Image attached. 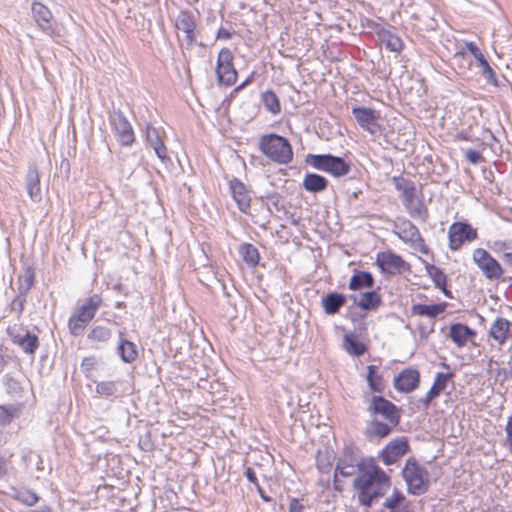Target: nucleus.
Returning <instances> with one entry per match:
<instances>
[{
  "instance_id": "obj_1",
  "label": "nucleus",
  "mask_w": 512,
  "mask_h": 512,
  "mask_svg": "<svg viewBox=\"0 0 512 512\" xmlns=\"http://www.w3.org/2000/svg\"><path fill=\"white\" fill-rule=\"evenodd\" d=\"M390 486V477L372 459H369L368 465L362 468L353 481L359 503L367 508L383 497Z\"/></svg>"
},
{
  "instance_id": "obj_2",
  "label": "nucleus",
  "mask_w": 512,
  "mask_h": 512,
  "mask_svg": "<svg viewBox=\"0 0 512 512\" xmlns=\"http://www.w3.org/2000/svg\"><path fill=\"white\" fill-rule=\"evenodd\" d=\"M363 398L367 403V411L372 416L367 429L368 434L376 438L388 436L392 428L399 424L398 407L383 396H371L369 393H364Z\"/></svg>"
},
{
  "instance_id": "obj_3",
  "label": "nucleus",
  "mask_w": 512,
  "mask_h": 512,
  "mask_svg": "<svg viewBox=\"0 0 512 512\" xmlns=\"http://www.w3.org/2000/svg\"><path fill=\"white\" fill-rule=\"evenodd\" d=\"M392 181L410 217L426 222L429 218L428 209L423 201L422 195L418 196L414 182L403 176H394Z\"/></svg>"
},
{
  "instance_id": "obj_4",
  "label": "nucleus",
  "mask_w": 512,
  "mask_h": 512,
  "mask_svg": "<svg viewBox=\"0 0 512 512\" xmlns=\"http://www.w3.org/2000/svg\"><path fill=\"white\" fill-rule=\"evenodd\" d=\"M260 151L272 162L286 165L293 159L292 146L288 139L278 134L262 135L258 143Z\"/></svg>"
},
{
  "instance_id": "obj_5",
  "label": "nucleus",
  "mask_w": 512,
  "mask_h": 512,
  "mask_svg": "<svg viewBox=\"0 0 512 512\" xmlns=\"http://www.w3.org/2000/svg\"><path fill=\"white\" fill-rule=\"evenodd\" d=\"M402 476L407 484V490L413 495L424 494L429 487V473L414 458L406 460Z\"/></svg>"
},
{
  "instance_id": "obj_6",
  "label": "nucleus",
  "mask_w": 512,
  "mask_h": 512,
  "mask_svg": "<svg viewBox=\"0 0 512 512\" xmlns=\"http://www.w3.org/2000/svg\"><path fill=\"white\" fill-rule=\"evenodd\" d=\"M306 161L315 169L327 172L334 177H342L350 172V164L343 158L331 154H310Z\"/></svg>"
},
{
  "instance_id": "obj_7",
  "label": "nucleus",
  "mask_w": 512,
  "mask_h": 512,
  "mask_svg": "<svg viewBox=\"0 0 512 512\" xmlns=\"http://www.w3.org/2000/svg\"><path fill=\"white\" fill-rule=\"evenodd\" d=\"M109 122L118 143L121 146L130 147L135 140L134 131L123 112L114 110L109 113Z\"/></svg>"
},
{
  "instance_id": "obj_8",
  "label": "nucleus",
  "mask_w": 512,
  "mask_h": 512,
  "mask_svg": "<svg viewBox=\"0 0 512 512\" xmlns=\"http://www.w3.org/2000/svg\"><path fill=\"white\" fill-rule=\"evenodd\" d=\"M233 54L229 48L220 50L217 59L216 74L219 84L232 86L237 80V71L233 66Z\"/></svg>"
},
{
  "instance_id": "obj_9",
  "label": "nucleus",
  "mask_w": 512,
  "mask_h": 512,
  "mask_svg": "<svg viewBox=\"0 0 512 512\" xmlns=\"http://www.w3.org/2000/svg\"><path fill=\"white\" fill-rule=\"evenodd\" d=\"M369 460H364L356 456L351 450H345L343 455L338 459L334 482L337 481V475L340 474L343 477L359 475L364 466L368 465Z\"/></svg>"
},
{
  "instance_id": "obj_10",
  "label": "nucleus",
  "mask_w": 512,
  "mask_h": 512,
  "mask_svg": "<svg viewBox=\"0 0 512 512\" xmlns=\"http://www.w3.org/2000/svg\"><path fill=\"white\" fill-rule=\"evenodd\" d=\"M376 264L385 274L396 275L410 271V264L400 255L393 252H380L376 257Z\"/></svg>"
},
{
  "instance_id": "obj_11",
  "label": "nucleus",
  "mask_w": 512,
  "mask_h": 512,
  "mask_svg": "<svg viewBox=\"0 0 512 512\" xmlns=\"http://www.w3.org/2000/svg\"><path fill=\"white\" fill-rule=\"evenodd\" d=\"M473 260L487 279L496 280L502 276L503 269L501 265L485 249H475L473 252Z\"/></svg>"
},
{
  "instance_id": "obj_12",
  "label": "nucleus",
  "mask_w": 512,
  "mask_h": 512,
  "mask_svg": "<svg viewBox=\"0 0 512 512\" xmlns=\"http://www.w3.org/2000/svg\"><path fill=\"white\" fill-rule=\"evenodd\" d=\"M449 248L458 250L466 241L471 242L477 238L476 229L464 222H454L448 230Z\"/></svg>"
},
{
  "instance_id": "obj_13",
  "label": "nucleus",
  "mask_w": 512,
  "mask_h": 512,
  "mask_svg": "<svg viewBox=\"0 0 512 512\" xmlns=\"http://www.w3.org/2000/svg\"><path fill=\"white\" fill-rule=\"evenodd\" d=\"M32 17L37 27L47 36L55 37L58 35L56 26L53 22V15L50 9L40 2H33L31 5Z\"/></svg>"
},
{
  "instance_id": "obj_14",
  "label": "nucleus",
  "mask_w": 512,
  "mask_h": 512,
  "mask_svg": "<svg viewBox=\"0 0 512 512\" xmlns=\"http://www.w3.org/2000/svg\"><path fill=\"white\" fill-rule=\"evenodd\" d=\"M352 114L358 125L370 134H376L380 130L378 124L380 114L376 110L367 107H354Z\"/></svg>"
},
{
  "instance_id": "obj_15",
  "label": "nucleus",
  "mask_w": 512,
  "mask_h": 512,
  "mask_svg": "<svg viewBox=\"0 0 512 512\" xmlns=\"http://www.w3.org/2000/svg\"><path fill=\"white\" fill-rule=\"evenodd\" d=\"M420 383V373L414 368H405L394 377V388L402 393H410L416 390Z\"/></svg>"
},
{
  "instance_id": "obj_16",
  "label": "nucleus",
  "mask_w": 512,
  "mask_h": 512,
  "mask_svg": "<svg viewBox=\"0 0 512 512\" xmlns=\"http://www.w3.org/2000/svg\"><path fill=\"white\" fill-rule=\"evenodd\" d=\"M24 184L30 200L34 203H39L42 200V191L39 169L35 164L29 165L24 178Z\"/></svg>"
},
{
  "instance_id": "obj_17",
  "label": "nucleus",
  "mask_w": 512,
  "mask_h": 512,
  "mask_svg": "<svg viewBox=\"0 0 512 512\" xmlns=\"http://www.w3.org/2000/svg\"><path fill=\"white\" fill-rule=\"evenodd\" d=\"M230 192L239 210L249 214L251 208V194L247 187L238 179L229 182Z\"/></svg>"
},
{
  "instance_id": "obj_18",
  "label": "nucleus",
  "mask_w": 512,
  "mask_h": 512,
  "mask_svg": "<svg viewBox=\"0 0 512 512\" xmlns=\"http://www.w3.org/2000/svg\"><path fill=\"white\" fill-rule=\"evenodd\" d=\"M466 48L469 51V53H471V55L477 60L478 68L480 69L481 75L484 78H486L490 84L497 86L498 82L496 74L492 67L490 66V64L488 63V61L486 60V58L484 57L483 53L478 48V46L474 42H467Z\"/></svg>"
},
{
  "instance_id": "obj_19",
  "label": "nucleus",
  "mask_w": 512,
  "mask_h": 512,
  "mask_svg": "<svg viewBox=\"0 0 512 512\" xmlns=\"http://www.w3.org/2000/svg\"><path fill=\"white\" fill-rule=\"evenodd\" d=\"M163 131L155 128L151 124H147L146 126V141L154 150L155 154L161 161H165L169 159L168 150L163 142L162 135Z\"/></svg>"
},
{
  "instance_id": "obj_20",
  "label": "nucleus",
  "mask_w": 512,
  "mask_h": 512,
  "mask_svg": "<svg viewBox=\"0 0 512 512\" xmlns=\"http://www.w3.org/2000/svg\"><path fill=\"white\" fill-rule=\"evenodd\" d=\"M393 233L405 243H415L421 240L418 228L408 219H398L393 225Z\"/></svg>"
},
{
  "instance_id": "obj_21",
  "label": "nucleus",
  "mask_w": 512,
  "mask_h": 512,
  "mask_svg": "<svg viewBox=\"0 0 512 512\" xmlns=\"http://www.w3.org/2000/svg\"><path fill=\"white\" fill-rule=\"evenodd\" d=\"M8 334L14 344L18 345L25 353L34 354L39 346L38 337L31 334L29 331L25 333L14 332L13 329H8Z\"/></svg>"
},
{
  "instance_id": "obj_22",
  "label": "nucleus",
  "mask_w": 512,
  "mask_h": 512,
  "mask_svg": "<svg viewBox=\"0 0 512 512\" xmlns=\"http://www.w3.org/2000/svg\"><path fill=\"white\" fill-rule=\"evenodd\" d=\"M176 28L185 34V41L188 47L192 46L196 40L194 17L185 11H181L176 19Z\"/></svg>"
},
{
  "instance_id": "obj_23",
  "label": "nucleus",
  "mask_w": 512,
  "mask_h": 512,
  "mask_svg": "<svg viewBox=\"0 0 512 512\" xmlns=\"http://www.w3.org/2000/svg\"><path fill=\"white\" fill-rule=\"evenodd\" d=\"M489 335L497 344L503 345L512 336V323L506 318H496L491 324Z\"/></svg>"
},
{
  "instance_id": "obj_24",
  "label": "nucleus",
  "mask_w": 512,
  "mask_h": 512,
  "mask_svg": "<svg viewBox=\"0 0 512 512\" xmlns=\"http://www.w3.org/2000/svg\"><path fill=\"white\" fill-rule=\"evenodd\" d=\"M453 376L454 374L452 372H439L436 374L432 387L427 392L426 396L423 399H421L424 408H428L431 401L434 398L438 397L440 393L446 389L448 381L451 380Z\"/></svg>"
},
{
  "instance_id": "obj_25",
  "label": "nucleus",
  "mask_w": 512,
  "mask_h": 512,
  "mask_svg": "<svg viewBox=\"0 0 512 512\" xmlns=\"http://www.w3.org/2000/svg\"><path fill=\"white\" fill-rule=\"evenodd\" d=\"M102 304V298L98 294H93L87 298L75 311V315L81 318L84 322L90 323L94 318L97 310Z\"/></svg>"
},
{
  "instance_id": "obj_26",
  "label": "nucleus",
  "mask_w": 512,
  "mask_h": 512,
  "mask_svg": "<svg viewBox=\"0 0 512 512\" xmlns=\"http://www.w3.org/2000/svg\"><path fill=\"white\" fill-rule=\"evenodd\" d=\"M349 298L356 306L366 311L375 310L381 304V297L375 291L365 292L359 296L352 294Z\"/></svg>"
},
{
  "instance_id": "obj_27",
  "label": "nucleus",
  "mask_w": 512,
  "mask_h": 512,
  "mask_svg": "<svg viewBox=\"0 0 512 512\" xmlns=\"http://www.w3.org/2000/svg\"><path fill=\"white\" fill-rule=\"evenodd\" d=\"M474 335L475 332L467 325L456 323L450 326L449 337L458 347L465 346Z\"/></svg>"
},
{
  "instance_id": "obj_28",
  "label": "nucleus",
  "mask_w": 512,
  "mask_h": 512,
  "mask_svg": "<svg viewBox=\"0 0 512 512\" xmlns=\"http://www.w3.org/2000/svg\"><path fill=\"white\" fill-rule=\"evenodd\" d=\"M426 271L428 276L432 279L434 285L441 289L445 296L452 298L451 292L446 288L447 277L445 273L439 267L433 264H427Z\"/></svg>"
},
{
  "instance_id": "obj_29",
  "label": "nucleus",
  "mask_w": 512,
  "mask_h": 512,
  "mask_svg": "<svg viewBox=\"0 0 512 512\" xmlns=\"http://www.w3.org/2000/svg\"><path fill=\"white\" fill-rule=\"evenodd\" d=\"M447 308V303H437L432 305L425 304H415L412 306V314L419 316H426L430 318H435L438 315L442 314Z\"/></svg>"
},
{
  "instance_id": "obj_30",
  "label": "nucleus",
  "mask_w": 512,
  "mask_h": 512,
  "mask_svg": "<svg viewBox=\"0 0 512 512\" xmlns=\"http://www.w3.org/2000/svg\"><path fill=\"white\" fill-rule=\"evenodd\" d=\"M345 303L346 297L336 292L329 293L326 297L322 298V306L328 315L336 314Z\"/></svg>"
},
{
  "instance_id": "obj_31",
  "label": "nucleus",
  "mask_w": 512,
  "mask_h": 512,
  "mask_svg": "<svg viewBox=\"0 0 512 512\" xmlns=\"http://www.w3.org/2000/svg\"><path fill=\"white\" fill-rule=\"evenodd\" d=\"M22 408V403L0 404V426H7L14 419L18 418Z\"/></svg>"
},
{
  "instance_id": "obj_32",
  "label": "nucleus",
  "mask_w": 512,
  "mask_h": 512,
  "mask_svg": "<svg viewBox=\"0 0 512 512\" xmlns=\"http://www.w3.org/2000/svg\"><path fill=\"white\" fill-rule=\"evenodd\" d=\"M328 186V181L321 175L308 173L303 180V187L308 192L318 193L324 191Z\"/></svg>"
},
{
  "instance_id": "obj_33",
  "label": "nucleus",
  "mask_w": 512,
  "mask_h": 512,
  "mask_svg": "<svg viewBox=\"0 0 512 512\" xmlns=\"http://www.w3.org/2000/svg\"><path fill=\"white\" fill-rule=\"evenodd\" d=\"M120 335L122 334L120 333ZM117 351L121 360L125 363H132L138 356L136 345L131 341L123 339L122 336H120Z\"/></svg>"
},
{
  "instance_id": "obj_34",
  "label": "nucleus",
  "mask_w": 512,
  "mask_h": 512,
  "mask_svg": "<svg viewBox=\"0 0 512 512\" xmlns=\"http://www.w3.org/2000/svg\"><path fill=\"white\" fill-rule=\"evenodd\" d=\"M379 39L385 47L392 52H400L403 49L401 38L390 30L381 29L378 32Z\"/></svg>"
},
{
  "instance_id": "obj_35",
  "label": "nucleus",
  "mask_w": 512,
  "mask_h": 512,
  "mask_svg": "<svg viewBox=\"0 0 512 512\" xmlns=\"http://www.w3.org/2000/svg\"><path fill=\"white\" fill-rule=\"evenodd\" d=\"M374 285V278L370 272L358 271L350 279L349 289L360 290L363 288H372Z\"/></svg>"
},
{
  "instance_id": "obj_36",
  "label": "nucleus",
  "mask_w": 512,
  "mask_h": 512,
  "mask_svg": "<svg viewBox=\"0 0 512 512\" xmlns=\"http://www.w3.org/2000/svg\"><path fill=\"white\" fill-rule=\"evenodd\" d=\"M377 369L375 365H368L366 380L371 391L382 393L385 389V384L383 377L377 373Z\"/></svg>"
},
{
  "instance_id": "obj_37",
  "label": "nucleus",
  "mask_w": 512,
  "mask_h": 512,
  "mask_svg": "<svg viewBox=\"0 0 512 512\" xmlns=\"http://www.w3.org/2000/svg\"><path fill=\"white\" fill-rule=\"evenodd\" d=\"M239 254L243 261L249 266H256L259 262V253L257 248L250 243H243L239 246Z\"/></svg>"
},
{
  "instance_id": "obj_38",
  "label": "nucleus",
  "mask_w": 512,
  "mask_h": 512,
  "mask_svg": "<svg viewBox=\"0 0 512 512\" xmlns=\"http://www.w3.org/2000/svg\"><path fill=\"white\" fill-rule=\"evenodd\" d=\"M262 102L268 112L274 115L280 113L281 106L279 98L272 90H267L262 93Z\"/></svg>"
},
{
  "instance_id": "obj_39",
  "label": "nucleus",
  "mask_w": 512,
  "mask_h": 512,
  "mask_svg": "<svg viewBox=\"0 0 512 512\" xmlns=\"http://www.w3.org/2000/svg\"><path fill=\"white\" fill-rule=\"evenodd\" d=\"M112 336V332L105 326L94 327L87 335L88 340L96 343L107 342Z\"/></svg>"
},
{
  "instance_id": "obj_40",
  "label": "nucleus",
  "mask_w": 512,
  "mask_h": 512,
  "mask_svg": "<svg viewBox=\"0 0 512 512\" xmlns=\"http://www.w3.org/2000/svg\"><path fill=\"white\" fill-rule=\"evenodd\" d=\"M386 448L394 456L401 458L408 450L407 441L404 439H395L387 444Z\"/></svg>"
},
{
  "instance_id": "obj_41",
  "label": "nucleus",
  "mask_w": 512,
  "mask_h": 512,
  "mask_svg": "<svg viewBox=\"0 0 512 512\" xmlns=\"http://www.w3.org/2000/svg\"><path fill=\"white\" fill-rule=\"evenodd\" d=\"M344 343H345L347 352L351 355L361 356L366 351L365 346L361 342L355 341L354 339H352L349 336H345Z\"/></svg>"
},
{
  "instance_id": "obj_42",
  "label": "nucleus",
  "mask_w": 512,
  "mask_h": 512,
  "mask_svg": "<svg viewBox=\"0 0 512 512\" xmlns=\"http://www.w3.org/2000/svg\"><path fill=\"white\" fill-rule=\"evenodd\" d=\"M117 391V386L114 381H101L96 385V393L102 397L113 396Z\"/></svg>"
},
{
  "instance_id": "obj_43",
  "label": "nucleus",
  "mask_w": 512,
  "mask_h": 512,
  "mask_svg": "<svg viewBox=\"0 0 512 512\" xmlns=\"http://www.w3.org/2000/svg\"><path fill=\"white\" fill-rule=\"evenodd\" d=\"M88 324L89 323L84 322L77 315L73 314L69 319L68 327L72 335L78 336L82 334Z\"/></svg>"
},
{
  "instance_id": "obj_44",
  "label": "nucleus",
  "mask_w": 512,
  "mask_h": 512,
  "mask_svg": "<svg viewBox=\"0 0 512 512\" xmlns=\"http://www.w3.org/2000/svg\"><path fill=\"white\" fill-rule=\"evenodd\" d=\"M34 279V270L31 267H27L19 277V280L21 282V288L25 292L29 291L34 284Z\"/></svg>"
},
{
  "instance_id": "obj_45",
  "label": "nucleus",
  "mask_w": 512,
  "mask_h": 512,
  "mask_svg": "<svg viewBox=\"0 0 512 512\" xmlns=\"http://www.w3.org/2000/svg\"><path fill=\"white\" fill-rule=\"evenodd\" d=\"M331 459L328 452H318L316 456V466L322 473L329 472L331 468Z\"/></svg>"
},
{
  "instance_id": "obj_46",
  "label": "nucleus",
  "mask_w": 512,
  "mask_h": 512,
  "mask_svg": "<svg viewBox=\"0 0 512 512\" xmlns=\"http://www.w3.org/2000/svg\"><path fill=\"white\" fill-rule=\"evenodd\" d=\"M405 499L402 492H400L397 489H394L392 495L388 498H386L385 502L383 503V506L385 508H388L391 510V512H394L393 510Z\"/></svg>"
},
{
  "instance_id": "obj_47",
  "label": "nucleus",
  "mask_w": 512,
  "mask_h": 512,
  "mask_svg": "<svg viewBox=\"0 0 512 512\" xmlns=\"http://www.w3.org/2000/svg\"><path fill=\"white\" fill-rule=\"evenodd\" d=\"M17 499L25 505L33 506L38 502L39 497L31 490H24L18 492Z\"/></svg>"
},
{
  "instance_id": "obj_48",
  "label": "nucleus",
  "mask_w": 512,
  "mask_h": 512,
  "mask_svg": "<svg viewBox=\"0 0 512 512\" xmlns=\"http://www.w3.org/2000/svg\"><path fill=\"white\" fill-rule=\"evenodd\" d=\"M464 156H465V159L470 164H473V165H477V164H479L483 160V157L480 154V152H478L476 150H473V149L465 150Z\"/></svg>"
},
{
  "instance_id": "obj_49",
  "label": "nucleus",
  "mask_w": 512,
  "mask_h": 512,
  "mask_svg": "<svg viewBox=\"0 0 512 512\" xmlns=\"http://www.w3.org/2000/svg\"><path fill=\"white\" fill-rule=\"evenodd\" d=\"M506 432V445L508 446L509 451L512 453V417H509L505 427Z\"/></svg>"
},
{
  "instance_id": "obj_50",
  "label": "nucleus",
  "mask_w": 512,
  "mask_h": 512,
  "mask_svg": "<svg viewBox=\"0 0 512 512\" xmlns=\"http://www.w3.org/2000/svg\"><path fill=\"white\" fill-rule=\"evenodd\" d=\"M381 459L385 465H392L399 459L398 457L391 454L390 451L385 447L381 452Z\"/></svg>"
},
{
  "instance_id": "obj_51",
  "label": "nucleus",
  "mask_w": 512,
  "mask_h": 512,
  "mask_svg": "<svg viewBox=\"0 0 512 512\" xmlns=\"http://www.w3.org/2000/svg\"><path fill=\"white\" fill-rule=\"evenodd\" d=\"M94 367H95L94 357H85L82 360L81 368L86 374L90 373L94 369Z\"/></svg>"
},
{
  "instance_id": "obj_52",
  "label": "nucleus",
  "mask_w": 512,
  "mask_h": 512,
  "mask_svg": "<svg viewBox=\"0 0 512 512\" xmlns=\"http://www.w3.org/2000/svg\"><path fill=\"white\" fill-rule=\"evenodd\" d=\"M288 508L289 512H303L304 505L297 498H292Z\"/></svg>"
},
{
  "instance_id": "obj_53",
  "label": "nucleus",
  "mask_w": 512,
  "mask_h": 512,
  "mask_svg": "<svg viewBox=\"0 0 512 512\" xmlns=\"http://www.w3.org/2000/svg\"><path fill=\"white\" fill-rule=\"evenodd\" d=\"M25 299L23 297H16L12 302V309L21 313L24 309Z\"/></svg>"
},
{
  "instance_id": "obj_54",
  "label": "nucleus",
  "mask_w": 512,
  "mask_h": 512,
  "mask_svg": "<svg viewBox=\"0 0 512 512\" xmlns=\"http://www.w3.org/2000/svg\"><path fill=\"white\" fill-rule=\"evenodd\" d=\"M245 475L249 482L258 485L256 473L251 467L246 468Z\"/></svg>"
},
{
  "instance_id": "obj_55",
  "label": "nucleus",
  "mask_w": 512,
  "mask_h": 512,
  "mask_svg": "<svg viewBox=\"0 0 512 512\" xmlns=\"http://www.w3.org/2000/svg\"><path fill=\"white\" fill-rule=\"evenodd\" d=\"M232 36L231 32L223 27H221L217 32V39L228 40Z\"/></svg>"
},
{
  "instance_id": "obj_56",
  "label": "nucleus",
  "mask_w": 512,
  "mask_h": 512,
  "mask_svg": "<svg viewBox=\"0 0 512 512\" xmlns=\"http://www.w3.org/2000/svg\"><path fill=\"white\" fill-rule=\"evenodd\" d=\"M5 364H6V361H5L4 356L0 354V373L2 372Z\"/></svg>"
},
{
  "instance_id": "obj_57",
  "label": "nucleus",
  "mask_w": 512,
  "mask_h": 512,
  "mask_svg": "<svg viewBox=\"0 0 512 512\" xmlns=\"http://www.w3.org/2000/svg\"><path fill=\"white\" fill-rule=\"evenodd\" d=\"M249 81H250V80H249V79H247V80H246L245 82H243L240 86H238L236 90H240V89H242L246 84H248V82H249Z\"/></svg>"
},
{
  "instance_id": "obj_58",
  "label": "nucleus",
  "mask_w": 512,
  "mask_h": 512,
  "mask_svg": "<svg viewBox=\"0 0 512 512\" xmlns=\"http://www.w3.org/2000/svg\"><path fill=\"white\" fill-rule=\"evenodd\" d=\"M490 512H504L502 509H499L498 507H493Z\"/></svg>"
},
{
  "instance_id": "obj_59",
  "label": "nucleus",
  "mask_w": 512,
  "mask_h": 512,
  "mask_svg": "<svg viewBox=\"0 0 512 512\" xmlns=\"http://www.w3.org/2000/svg\"><path fill=\"white\" fill-rule=\"evenodd\" d=\"M457 138H458V139H463V140H466V139H467V138H466V136H464V135H462V134H459V135L457 136Z\"/></svg>"
},
{
  "instance_id": "obj_60",
  "label": "nucleus",
  "mask_w": 512,
  "mask_h": 512,
  "mask_svg": "<svg viewBox=\"0 0 512 512\" xmlns=\"http://www.w3.org/2000/svg\"><path fill=\"white\" fill-rule=\"evenodd\" d=\"M441 365H442L444 368L449 369V365H448V364H446V363H441Z\"/></svg>"
},
{
  "instance_id": "obj_61",
  "label": "nucleus",
  "mask_w": 512,
  "mask_h": 512,
  "mask_svg": "<svg viewBox=\"0 0 512 512\" xmlns=\"http://www.w3.org/2000/svg\"><path fill=\"white\" fill-rule=\"evenodd\" d=\"M262 498H263L265 501H269V498H268V497H265L264 495H262Z\"/></svg>"
}]
</instances>
